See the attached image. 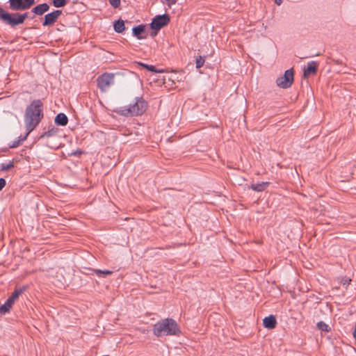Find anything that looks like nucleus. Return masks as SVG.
<instances>
[{"label":"nucleus","mask_w":356,"mask_h":356,"mask_svg":"<svg viewBox=\"0 0 356 356\" xmlns=\"http://www.w3.org/2000/svg\"><path fill=\"white\" fill-rule=\"evenodd\" d=\"M6 186V181L3 178H0V191Z\"/></svg>","instance_id":"30"},{"label":"nucleus","mask_w":356,"mask_h":356,"mask_svg":"<svg viewBox=\"0 0 356 356\" xmlns=\"http://www.w3.org/2000/svg\"><path fill=\"white\" fill-rule=\"evenodd\" d=\"M96 275L99 277H106V275H111L112 273V271L106 270H95Z\"/></svg>","instance_id":"21"},{"label":"nucleus","mask_w":356,"mask_h":356,"mask_svg":"<svg viewBox=\"0 0 356 356\" xmlns=\"http://www.w3.org/2000/svg\"><path fill=\"white\" fill-rule=\"evenodd\" d=\"M133 35L136 37L138 40L145 39L146 35L145 33V26L144 25H138L137 26H134L132 29Z\"/></svg>","instance_id":"10"},{"label":"nucleus","mask_w":356,"mask_h":356,"mask_svg":"<svg viewBox=\"0 0 356 356\" xmlns=\"http://www.w3.org/2000/svg\"><path fill=\"white\" fill-rule=\"evenodd\" d=\"M275 2L277 5L280 6L281 5L282 0H275Z\"/></svg>","instance_id":"31"},{"label":"nucleus","mask_w":356,"mask_h":356,"mask_svg":"<svg viewBox=\"0 0 356 356\" xmlns=\"http://www.w3.org/2000/svg\"><path fill=\"white\" fill-rule=\"evenodd\" d=\"M8 14L7 12H6L5 10H3L1 7H0V19L1 20H4V16H6Z\"/></svg>","instance_id":"29"},{"label":"nucleus","mask_w":356,"mask_h":356,"mask_svg":"<svg viewBox=\"0 0 356 356\" xmlns=\"http://www.w3.org/2000/svg\"><path fill=\"white\" fill-rule=\"evenodd\" d=\"M26 14L19 15V14H10L8 13L6 16H4L3 22L13 26L21 24L24 22L26 18Z\"/></svg>","instance_id":"6"},{"label":"nucleus","mask_w":356,"mask_h":356,"mask_svg":"<svg viewBox=\"0 0 356 356\" xmlns=\"http://www.w3.org/2000/svg\"><path fill=\"white\" fill-rule=\"evenodd\" d=\"M25 10L29 8L34 3L35 0H24L23 1Z\"/></svg>","instance_id":"26"},{"label":"nucleus","mask_w":356,"mask_h":356,"mask_svg":"<svg viewBox=\"0 0 356 356\" xmlns=\"http://www.w3.org/2000/svg\"><path fill=\"white\" fill-rule=\"evenodd\" d=\"M22 289H19V290H15L11 297L9 298L10 300H12V302L14 303L15 300L19 297V296L22 293Z\"/></svg>","instance_id":"23"},{"label":"nucleus","mask_w":356,"mask_h":356,"mask_svg":"<svg viewBox=\"0 0 356 356\" xmlns=\"http://www.w3.org/2000/svg\"><path fill=\"white\" fill-rule=\"evenodd\" d=\"M61 13V10H56L54 12L47 13L44 16V20L42 22V25L44 26L52 25L57 20Z\"/></svg>","instance_id":"8"},{"label":"nucleus","mask_w":356,"mask_h":356,"mask_svg":"<svg viewBox=\"0 0 356 356\" xmlns=\"http://www.w3.org/2000/svg\"><path fill=\"white\" fill-rule=\"evenodd\" d=\"M350 281H351V280H350V279L347 280H345V282H343V284H348L350 283Z\"/></svg>","instance_id":"32"},{"label":"nucleus","mask_w":356,"mask_h":356,"mask_svg":"<svg viewBox=\"0 0 356 356\" xmlns=\"http://www.w3.org/2000/svg\"><path fill=\"white\" fill-rule=\"evenodd\" d=\"M52 2L53 5L56 8L63 7L67 3L66 0H52Z\"/></svg>","instance_id":"24"},{"label":"nucleus","mask_w":356,"mask_h":356,"mask_svg":"<svg viewBox=\"0 0 356 356\" xmlns=\"http://www.w3.org/2000/svg\"><path fill=\"white\" fill-rule=\"evenodd\" d=\"M317 327L320 330L325 332H328L330 330V327H329V325L323 321H320L317 323Z\"/></svg>","instance_id":"20"},{"label":"nucleus","mask_w":356,"mask_h":356,"mask_svg":"<svg viewBox=\"0 0 356 356\" xmlns=\"http://www.w3.org/2000/svg\"><path fill=\"white\" fill-rule=\"evenodd\" d=\"M317 65L315 62L312 61L308 63L307 67L304 69L303 76L309 77L310 75L315 74L316 72Z\"/></svg>","instance_id":"11"},{"label":"nucleus","mask_w":356,"mask_h":356,"mask_svg":"<svg viewBox=\"0 0 356 356\" xmlns=\"http://www.w3.org/2000/svg\"><path fill=\"white\" fill-rule=\"evenodd\" d=\"M13 304L14 303L12 302V300L8 298L4 304L0 307V313L3 314L8 313Z\"/></svg>","instance_id":"17"},{"label":"nucleus","mask_w":356,"mask_h":356,"mask_svg":"<svg viewBox=\"0 0 356 356\" xmlns=\"http://www.w3.org/2000/svg\"><path fill=\"white\" fill-rule=\"evenodd\" d=\"M169 22L170 18L167 15H157L152 21L150 26L152 29L158 31L167 25Z\"/></svg>","instance_id":"7"},{"label":"nucleus","mask_w":356,"mask_h":356,"mask_svg":"<svg viewBox=\"0 0 356 356\" xmlns=\"http://www.w3.org/2000/svg\"><path fill=\"white\" fill-rule=\"evenodd\" d=\"M110 4L114 7L118 8L120 4V0H108Z\"/></svg>","instance_id":"27"},{"label":"nucleus","mask_w":356,"mask_h":356,"mask_svg":"<svg viewBox=\"0 0 356 356\" xmlns=\"http://www.w3.org/2000/svg\"><path fill=\"white\" fill-rule=\"evenodd\" d=\"M41 106L42 104L40 100L33 101L31 105L27 107L25 115L31 118H35L40 122L42 118Z\"/></svg>","instance_id":"4"},{"label":"nucleus","mask_w":356,"mask_h":356,"mask_svg":"<svg viewBox=\"0 0 356 356\" xmlns=\"http://www.w3.org/2000/svg\"><path fill=\"white\" fill-rule=\"evenodd\" d=\"M269 185L268 181H262L261 183L252 184L250 188L254 191L261 192L264 191Z\"/></svg>","instance_id":"14"},{"label":"nucleus","mask_w":356,"mask_h":356,"mask_svg":"<svg viewBox=\"0 0 356 356\" xmlns=\"http://www.w3.org/2000/svg\"><path fill=\"white\" fill-rule=\"evenodd\" d=\"M13 167V163L12 161H9L8 163H1L0 165V169L2 171H6Z\"/></svg>","instance_id":"22"},{"label":"nucleus","mask_w":356,"mask_h":356,"mask_svg":"<svg viewBox=\"0 0 356 356\" xmlns=\"http://www.w3.org/2000/svg\"><path fill=\"white\" fill-rule=\"evenodd\" d=\"M49 5L46 3H41V4L36 6L33 9V12L35 15H41L44 14L45 12H47L49 10Z\"/></svg>","instance_id":"13"},{"label":"nucleus","mask_w":356,"mask_h":356,"mask_svg":"<svg viewBox=\"0 0 356 356\" xmlns=\"http://www.w3.org/2000/svg\"><path fill=\"white\" fill-rule=\"evenodd\" d=\"M10 6L14 10H25L23 0H9Z\"/></svg>","instance_id":"15"},{"label":"nucleus","mask_w":356,"mask_h":356,"mask_svg":"<svg viewBox=\"0 0 356 356\" xmlns=\"http://www.w3.org/2000/svg\"><path fill=\"white\" fill-rule=\"evenodd\" d=\"M71 154L74 155V154H76V152H72Z\"/></svg>","instance_id":"33"},{"label":"nucleus","mask_w":356,"mask_h":356,"mask_svg":"<svg viewBox=\"0 0 356 356\" xmlns=\"http://www.w3.org/2000/svg\"><path fill=\"white\" fill-rule=\"evenodd\" d=\"M114 30L117 33H122L124 30V23L123 20H118L114 23Z\"/></svg>","instance_id":"18"},{"label":"nucleus","mask_w":356,"mask_h":356,"mask_svg":"<svg viewBox=\"0 0 356 356\" xmlns=\"http://www.w3.org/2000/svg\"><path fill=\"white\" fill-rule=\"evenodd\" d=\"M178 0H164L165 3L167 4L169 8H171L173 5H175Z\"/></svg>","instance_id":"28"},{"label":"nucleus","mask_w":356,"mask_h":356,"mask_svg":"<svg viewBox=\"0 0 356 356\" xmlns=\"http://www.w3.org/2000/svg\"><path fill=\"white\" fill-rule=\"evenodd\" d=\"M204 58L202 56H199L198 58H197L195 60L196 67L200 68L201 67H202L204 63Z\"/></svg>","instance_id":"25"},{"label":"nucleus","mask_w":356,"mask_h":356,"mask_svg":"<svg viewBox=\"0 0 356 356\" xmlns=\"http://www.w3.org/2000/svg\"><path fill=\"white\" fill-rule=\"evenodd\" d=\"M113 73H104L97 79L98 88L102 92H106L114 83Z\"/></svg>","instance_id":"3"},{"label":"nucleus","mask_w":356,"mask_h":356,"mask_svg":"<svg viewBox=\"0 0 356 356\" xmlns=\"http://www.w3.org/2000/svg\"><path fill=\"white\" fill-rule=\"evenodd\" d=\"M147 107V102L143 98L138 97L133 104L127 106L118 108L114 111L124 115H139L145 112Z\"/></svg>","instance_id":"2"},{"label":"nucleus","mask_w":356,"mask_h":356,"mask_svg":"<svg viewBox=\"0 0 356 356\" xmlns=\"http://www.w3.org/2000/svg\"><path fill=\"white\" fill-rule=\"evenodd\" d=\"M38 123L39 122L37 119L31 118L25 115V124L27 131L24 137L22 138V140H24L26 138L27 136L35 129Z\"/></svg>","instance_id":"9"},{"label":"nucleus","mask_w":356,"mask_h":356,"mask_svg":"<svg viewBox=\"0 0 356 356\" xmlns=\"http://www.w3.org/2000/svg\"><path fill=\"white\" fill-rule=\"evenodd\" d=\"M294 72L293 69L285 71L284 75L277 79V86L281 88H289L293 82Z\"/></svg>","instance_id":"5"},{"label":"nucleus","mask_w":356,"mask_h":356,"mask_svg":"<svg viewBox=\"0 0 356 356\" xmlns=\"http://www.w3.org/2000/svg\"><path fill=\"white\" fill-rule=\"evenodd\" d=\"M139 65L143 66V67L146 68L147 70H149L150 72H156V73H163L165 72V70L163 69L156 70L155 66L152 65H147V64L142 63H139Z\"/></svg>","instance_id":"19"},{"label":"nucleus","mask_w":356,"mask_h":356,"mask_svg":"<svg viewBox=\"0 0 356 356\" xmlns=\"http://www.w3.org/2000/svg\"><path fill=\"white\" fill-rule=\"evenodd\" d=\"M276 319L274 316L270 315L263 319V325L267 329H273L276 326Z\"/></svg>","instance_id":"12"},{"label":"nucleus","mask_w":356,"mask_h":356,"mask_svg":"<svg viewBox=\"0 0 356 356\" xmlns=\"http://www.w3.org/2000/svg\"><path fill=\"white\" fill-rule=\"evenodd\" d=\"M55 122L58 125L65 126L68 122L67 117L65 114L60 113L56 116Z\"/></svg>","instance_id":"16"},{"label":"nucleus","mask_w":356,"mask_h":356,"mask_svg":"<svg viewBox=\"0 0 356 356\" xmlns=\"http://www.w3.org/2000/svg\"><path fill=\"white\" fill-rule=\"evenodd\" d=\"M153 334L156 337L179 335V327L172 318H164L159 321L153 325Z\"/></svg>","instance_id":"1"}]
</instances>
